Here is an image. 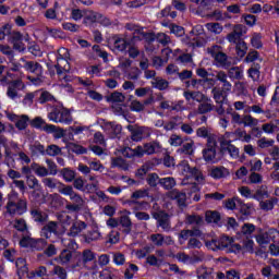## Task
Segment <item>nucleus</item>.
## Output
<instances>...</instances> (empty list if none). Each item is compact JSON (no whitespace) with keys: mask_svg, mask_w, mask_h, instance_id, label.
Segmentation results:
<instances>
[{"mask_svg":"<svg viewBox=\"0 0 279 279\" xmlns=\"http://www.w3.org/2000/svg\"><path fill=\"white\" fill-rule=\"evenodd\" d=\"M111 169H121L122 171H129L130 163L123 157L111 158Z\"/></svg>","mask_w":279,"mask_h":279,"instance_id":"nucleus-20","label":"nucleus"},{"mask_svg":"<svg viewBox=\"0 0 279 279\" xmlns=\"http://www.w3.org/2000/svg\"><path fill=\"white\" fill-rule=\"evenodd\" d=\"M41 232L45 238L51 239V234H60L58 231V222L57 221H48L41 229Z\"/></svg>","mask_w":279,"mask_h":279,"instance_id":"nucleus-18","label":"nucleus"},{"mask_svg":"<svg viewBox=\"0 0 279 279\" xmlns=\"http://www.w3.org/2000/svg\"><path fill=\"white\" fill-rule=\"evenodd\" d=\"M206 260V254L199 251H195L192 253V256H190V263L194 265L195 263H204Z\"/></svg>","mask_w":279,"mask_h":279,"instance_id":"nucleus-47","label":"nucleus"},{"mask_svg":"<svg viewBox=\"0 0 279 279\" xmlns=\"http://www.w3.org/2000/svg\"><path fill=\"white\" fill-rule=\"evenodd\" d=\"M231 243H234V240L228 235H221L220 238L205 241L206 247L213 252H219L223 250L228 252V250H230Z\"/></svg>","mask_w":279,"mask_h":279,"instance_id":"nucleus-4","label":"nucleus"},{"mask_svg":"<svg viewBox=\"0 0 279 279\" xmlns=\"http://www.w3.org/2000/svg\"><path fill=\"white\" fill-rule=\"evenodd\" d=\"M15 267L17 269V276L19 278H23L25 274H27V263L25 262L24 258H17L15 262Z\"/></svg>","mask_w":279,"mask_h":279,"instance_id":"nucleus-37","label":"nucleus"},{"mask_svg":"<svg viewBox=\"0 0 279 279\" xmlns=\"http://www.w3.org/2000/svg\"><path fill=\"white\" fill-rule=\"evenodd\" d=\"M82 230H86V222L78 220L74 221L72 223V227L70 228L69 235L70 236H77L82 232Z\"/></svg>","mask_w":279,"mask_h":279,"instance_id":"nucleus-28","label":"nucleus"},{"mask_svg":"<svg viewBox=\"0 0 279 279\" xmlns=\"http://www.w3.org/2000/svg\"><path fill=\"white\" fill-rule=\"evenodd\" d=\"M153 88H157V90H167L169 88V81L157 76L151 81Z\"/></svg>","mask_w":279,"mask_h":279,"instance_id":"nucleus-31","label":"nucleus"},{"mask_svg":"<svg viewBox=\"0 0 279 279\" xmlns=\"http://www.w3.org/2000/svg\"><path fill=\"white\" fill-rule=\"evenodd\" d=\"M241 232L246 239H250L254 232H256V226L252 223H244L241 228Z\"/></svg>","mask_w":279,"mask_h":279,"instance_id":"nucleus-49","label":"nucleus"},{"mask_svg":"<svg viewBox=\"0 0 279 279\" xmlns=\"http://www.w3.org/2000/svg\"><path fill=\"white\" fill-rule=\"evenodd\" d=\"M205 162H215L217 158V137H208L206 147L203 149Z\"/></svg>","mask_w":279,"mask_h":279,"instance_id":"nucleus-7","label":"nucleus"},{"mask_svg":"<svg viewBox=\"0 0 279 279\" xmlns=\"http://www.w3.org/2000/svg\"><path fill=\"white\" fill-rule=\"evenodd\" d=\"M57 263L61 264L62 266L69 265L71 260H73V252L70 250L64 248L61 251L58 257H56Z\"/></svg>","mask_w":279,"mask_h":279,"instance_id":"nucleus-23","label":"nucleus"},{"mask_svg":"<svg viewBox=\"0 0 279 279\" xmlns=\"http://www.w3.org/2000/svg\"><path fill=\"white\" fill-rule=\"evenodd\" d=\"M247 112H254V114H266L267 119H271V111L263 109L260 105L248 106Z\"/></svg>","mask_w":279,"mask_h":279,"instance_id":"nucleus-35","label":"nucleus"},{"mask_svg":"<svg viewBox=\"0 0 279 279\" xmlns=\"http://www.w3.org/2000/svg\"><path fill=\"white\" fill-rule=\"evenodd\" d=\"M137 36L140 40H146V43H154L156 40V35L154 33H145L142 29H137Z\"/></svg>","mask_w":279,"mask_h":279,"instance_id":"nucleus-46","label":"nucleus"},{"mask_svg":"<svg viewBox=\"0 0 279 279\" xmlns=\"http://www.w3.org/2000/svg\"><path fill=\"white\" fill-rule=\"evenodd\" d=\"M46 154L47 156H60V154H62V148H60L58 145H49L46 148Z\"/></svg>","mask_w":279,"mask_h":279,"instance_id":"nucleus-62","label":"nucleus"},{"mask_svg":"<svg viewBox=\"0 0 279 279\" xmlns=\"http://www.w3.org/2000/svg\"><path fill=\"white\" fill-rule=\"evenodd\" d=\"M210 175H211V178L219 180L221 178H227V175H230V171H228L227 168L217 167L211 170Z\"/></svg>","mask_w":279,"mask_h":279,"instance_id":"nucleus-38","label":"nucleus"},{"mask_svg":"<svg viewBox=\"0 0 279 279\" xmlns=\"http://www.w3.org/2000/svg\"><path fill=\"white\" fill-rule=\"evenodd\" d=\"M234 135L236 138L244 141V143H250L252 141V135L247 134L245 130L236 129Z\"/></svg>","mask_w":279,"mask_h":279,"instance_id":"nucleus-58","label":"nucleus"},{"mask_svg":"<svg viewBox=\"0 0 279 279\" xmlns=\"http://www.w3.org/2000/svg\"><path fill=\"white\" fill-rule=\"evenodd\" d=\"M162 151V145L160 142L153 141L149 143H145L143 146H137L138 158H143L146 154L147 156H154V154H158Z\"/></svg>","mask_w":279,"mask_h":279,"instance_id":"nucleus-8","label":"nucleus"},{"mask_svg":"<svg viewBox=\"0 0 279 279\" xmlns=\"http://www.w3.org/2000/svg\"><path fill=\"white\" fill-rule=\"evenodd\" d=\"M85 243H93L101 239V233L97 229H93L83 235Z\"/></svg>","mask_w":279,"mask_h":279,"instance_id":"nucleus-32","label":"nucleus"},{"mask_svg":"<svg viewBox=\"0 0 279 279\" xmlns=\"http://www.w3.org/2000/svg\"><path fill=\"white\" fill-rule=\"evenodd\" d=\"M19 90H25V83L21 80H14L9 84L7 95L10 99H16L19 97Z\"/></svg>","mask_w":279,"mask_h":279,"instance_id":"nucleus-13","label":"nucleus"},{"mask_svg":"<svg viewBox=\"0 0 279 279\" xmlns=\"http://www.w3.org/2000/svg\"><path fill=\"white\" fill-rule=\"evenodd\" d=\"M61 175L65 182H73L75 180V171L69 168H63L61 170Z\"/></svg>","mask_w":279,"mask_h":279,"instance_id":"nucleus-55","label":"nucleus"},{"mask_svg":"<svg viewBox=\"0 0 279 279\" xmlns=\"http://www.w3.org/2000/svg\"><path fill=\"white\" fill-rule=\"evenodd\" d=\"M255 239L260 247H265L275 239H279V232L277 230L260 231L255 235Z\"/></svg>","mask_w":279,"mask_h":279,"instance_id":"nucleus-9","label":"nucleus"},{"mask_svg":"<svg viewBox=\"0 0 279 279\" xmlns=\"http://www.w3.org/2000/svg\"><path fill=\"white\" fill-rule=\"evenodd\" d=\"M178 169L185 178H195L196 182L199 184L204 183V174H202V171L196 167L191 168L189 161H181Z\"/></svg>","mask_w":279,"mask_h":279,"instance_id":"nucleus-6","label":"nucleus"},{"mask_svg":"<svg viewBox=\"0 0 279 279\" xmlns=\"http://www.w3.org/2000/svg\"><path fill=\"white\" fill-rule=\"evenodd\" d=\"M233 45H235L236 56L239 58H245V54L247 53V44L245 43V40L242 39L235 41Z\"/></svg>","mask_w":279,"mask_h":279,"instance_id":"nucleus-36","label":"nucleus"},{"mask_svg":"<svg viewBox=\"0 0 279 279\" xmlns=\"http://www.w3.org/2000/svg\"><path fill=\"white\" fill-rule=\"evenodd\" d=\"M278 240H272V243L269 245V253L271 256H279V238Z\"/></svg>","mask_w":279,"mask_h":279,"instance_id":"nucleus-64","label":"nucleus"},{"mask_svg":"<svg viewBox=\"0 0 279 279\" xmlns=\"http://www.w3.org/2000/svg\"><path fill=\"white\" fill-rule=\"evenodd\" d=\"M153 217L157 221V228L163 229L165 232H169L171 230V215L167 211H156L153 214Z\"/></svg>","mask_w":279,"mask_h":279,"instance_id":"nucleus-10","label":"nucleus"},{"mask_svg":"<svg viewBox=\"0 0 279 279\" xmlns=\"http://www.w3.org/2000/svg\"><path fill=\"white\" fill-rule=\"evenodd\" d=\"M126 129L131 133V141H133L134 143H141V141L149 138V136H151V129L149 126L129 124Z\"/></svg>","mask_w":279,"mask_h":279,"instance_id":"nucleus-5","label":"nucleus"},{"mask_svg":"<svg viewBox=\"0 0 279 279\" xmlns=\"http://www.w3.org/2000/svg\"><path fill=\"white\" fill-rule=\"evenodd\" d=\"M51 274H52V276H57V278H59V279H68L69 278V272L66 271V268H64L60 265H54Z\"/></svg>","mask_w":279,"mask_h":279,"instance_id":"nucleus-41","label":"nucleus"},{"mask_svg":"<svg viewBox=\"0 0 279 279\" xmlns=\"http://www.w3.org/2000/svg\"><path fill=\"white\" fill-rule=\"evenodd\" d=\"M190 236H202V230L199 229H183L179 233V239L183 241H189Z\"/></svg>","mask_w":279,"mask_h":279,"instance_id":"nucleus-27","label":"nucleus"},{"mask_svg":"<svg viewBox=\"0 0 279 279\" xmlns=\"http://www.w3.org/2000/svg\"><path fill=\"white\" fill-rule=\"evenodd\" d=\"M21 247H36V245H47V241L39 239H33L29 236H24L22 241H20Z\"/></svg>","mask_w":279,"mask_h":279,"instance_id":"nucleus-19","label":"nucleus"},{"mask_svg":"<svg viewBox=\"0 0 279 279\" xmlns=\"http://www.w3.org/2000/svg\"><path fill=\"white\" fill-rule=\"evenodd\" d=\"M205 221H207V223H219V221H221V214H219V211L208 210L205 214Z\"/></svg>","mask_w":279,"mask_h":279,"instance_id":"nucleus-40","label":"nucleus"},{"mask_svg":"<svg viewBox=\"0 0 279 279\" xmlns=\"http://www.w3.org/2000/svg\"><path fill=\"white\" fill-rule=\"evenodd\" d=\"M210 101L211 100L208 97H207V100H203L198 105L196 112L198 114H208V112H213V110H215V105H213Z\"/></svg>","mask_w":279,"mask_h":279,"instance_id":"nucleus-22","label":"nucleus"},{"mask_svg":"<svg viewBox=\"0 0 279 279\" xmlns=\"http://www.w3.org/2000/svg\"><path fill=\"white\" fill-rule=\"evenodd\" d=\"M85 23H97L101 19V14L94 11H84Z\"/></svg>","mask_w":279,"mask_h":279,"instance_id":"nucleus-45","label":"nucleus"},{"mask_svg":"<svg viewBox=\"0 0 279 279\" xmlns=\"http://www.w3.org/2000/svg\"><path fill=\"white\" fill-rule=\"evenodd\" d=\"M219 143L222 154L227 151L234 160L239 158V148L232 144V141L220 137Z\"/></svg>","mask_w":279,"mask_h":279,"instance_id":"nucleus-11","label":"nucleus"},{"mask_svg":"<svg viewBox=\"0 0 279 279\" xmlns=\"http://www.w3.org/2000/svg\"><path fill=\"white\" fill-rule=\"evenodd\" d=\"M244 34H247V27L243 24H235L233 31L227 35V40L233 44L239 43V40H243Z\"/></svg>","mask_w":279,"mask_h":279,"instance_id":"nucleus-12","label":"nucleus"},{"mask_svg":"<svg viewBox=\"0 0 279 279\" xmlns=\"http://www.w3.org/2000/svg\"><path fill=\"white\" fill-rule=\"evenodd\" d=\"M13 228L17 230V232H27V221L23 218H17L14 220Z\"/></svg>","mask_w":279,"mask_h":279,"instance_id":"nucleus-51","label":"nucleus"},{"mask_svg":"<svg viewBox=\"0 0 279 279\" xmlns=\"http://www.w3.org/2000/svg\"><path fill=\"white\" fill-rule=\"evenodd\" d=\"M159 181L160 177H158V173L153 172L147 174L146 182L148 186H150L151 189H156V186H158Z\"/></svg>","mask_w":279,"mask_h":279,"instance_id":"nucleus-50","label":"nucleus"},{"mask_svg":"<svg viewBox=\"0 0 279 279\" xmlns=\"http://www.w3.org/2000/svg\"><path fill=\"white\" fill-rule=\"evenodd\" d=\"M167 195H168L169 199H175V202L181 210H184V208H186V206H187L186 205V193L180 192L174 189V190L169 191Z\"/></svg>","mask_w":279,"mask_h":279,"instance_id":"nucleus-14","label":"nucleus"},{"mask_svg":"<svg viewBox=\"0 0 279 279\" xmlns=\"http://www.w3.org/2000/svg\"><path fill=\"white\" fill-rule=\"evenodd\" d=\"M158 184L165 189V191H173L175 189V179L173 177H167L159 179Z\"/></svg>","mask_w":279,"mask_h":279,"instance_id":"nucleus-29","label":"nucleus"},{"mask_svg":"<svg viewBox=\"0 0 279 279\" xmlns=\"http://www.w3.org/2000/svg\"><path fill=\"white\" fill-rule=\"evenodd\" d=\"M228 73H229V77H231L233 80H241V77H243V72L241 71V68H239V66L230 68Z\"/></svg>","mask_w":279,"mask_h":279,"instance_id":"nucleus-61","label":"nucleus"},{"mask_svg":"<svg viewBox=\"0 0 279 279\" xmlns=\"http://www.w3.org/2000/svg\"><path fill=\"white\" fill-rule=\"evenodd\" d=\"M59 193L61 195H65L70 197L72 201L65 204V210H69L70 213H80L84 210V206H86V201L75 190H73L72 185H66L64 183H59Z\"/></svg>","mask_w":279,"mask_h":279,"instance_id":"nucleus-2","label":"nucleus"},{"mask_svg":"<svg viewBox=\"0 0 279 279\" xmlns=\"http://www.w3.org/2000/svg\"><path fill=\"white\" fill-rule=\"evenodd\" d=\"M215 73L211 75L222 84V90L230 93L232 90V83L228 81V74L225 71H216Z\"/></svg>","mask_w":279,"mask_h":279,"instance_id":"nucleus-15","label":"nucleus"},{"mask_svg":"<svg viewBox=\"0 0 279 279\" xmlns=\"http://www.w3.org/2000/svg\"><path fill=\"white\" fill-rule=\"evenodd\" d=\"M4 215H9V217H19L25 215L27 213V198L19 195L16 191H11L8 194V202L4 206Z\"/></svg>","mask_w":279,"mask_h":279,"instance_id":"nucleus-1","label":"nucleus"},{"mask_svg":"<svg viewBox=\"0 0 279 279\" xmlns=\"http://www.w3.org/2000/svg\"><path fill=\"white\" fill-rule=\"evenodd\" d=\"M186 226H192V230H199L204 226V217L199 215H187L185 217Z\"/></svg>","mask_w":279,"mask_h":279,"instance_id":"nucleus-17","label":"nucleus"},{"mask_svg":"<svg viewBox=\"0 0 279 279\" xmlns=\"http://www.w3.org/2000/svg\"><path fill=\"white\" fill-rule=\"evenodd\" d=\"M214 271L215 270L213 268H208L206 266H199L196 269L197 279H213Z\"/></svg>","mask_w":279,"mask_h":279,"instance_id":"nucleus-26","label":"nucleus"},{"mask_svg":"<svg viewBox=\"0 0 279 279\" xmlns=\"http://www.w3.org/2000/svg\"><path fill=\"white\" fill-rule=\"evenodd\" d=\"M242 125L244 128H256L258 125V119L252 117V114H244L242 117Z\"/></svg>","mask_w":279,"mask_h":279,"instance_id":"nucleus-42","label":"nucleus"},{"mask_svg":"<svg viewBox=\"0 0 279 279\" xmlns=\"http://www.w3.org/2000/svg\"><path fill=\"white\" fill-rule=\"evenodd\" d=\"M150 241L155 247H162L163 245V235L161 233H154L150 235Z\"/></svg>","mask_w":279,"mask_h":279,"instance_id":"nucleus-60","label":"nucleus"},{"mask_svg":"<svg viewBox=\"0 0 279 279\" xmlns=\"http://www.w3.org/2000/svg\"><path fill=\"white\" fill-rule=\"evenodd\" d=\"M151 162H145L141 168L137 169L135 172V178H138V180H145V175L151 171Z\"/></svg>","mask_w":279,"mask_h":279,"instance_id":"nucleus-34","label":"nucleus"},{"mask_svg":"<svg viewBox=\"0 0 279 279\" xmlns=\"http://www.w3.org/2000/svg\"><path fill=\"white\" fill-rule=\"evenodd\" d=\"M180 125H182V117L174 116L163 125V130L171 132V130H177Z\"/></svg>","mask_w":279,"mask_h":279,"instance_id":"nucleus-25","label":"nucleus"},{"mask_svg":"<svg viewBox=\"0 0 279 279\" xmlns=\"http://www.w3.org/2000/svg\"><path fill=\"white\" fill-rule=\"evenodd\" d=\"M214 60L221 66L222 69H230L232 66V62L230 61V57L226 54V52H222L220 54H216L214 57Z\"/></svg>","mask_w":279,"mask_h":279,"instance_id":"nucleus-24","label":"nucleus"},{"mask_svg":"<svg viewBox=\"0 0 279 279\" xmlns=\"http://www.w3.org/2000/svg\"><path fill=\"white\" fill-rule=\"evenodd\" d=\"M238 208H240V213L245 217H250V215H252V206L243 203V201H238Z\"/></svg>","mask_w":279,"mask_h":279,"instance_id":"nucleus-57","label":"nucleus"},{"mask_svg":"<svg viewBox=\"0 0 279 279\" xmlns=\"http://www.w3.org/2000/svg\"><path fill=\"white\" fill-rule=\"evenodd\" d=\"M193 147H195V142L190 141L185 144H183V146L179 149V151H181V154H185V156H193Z\"/></svg>","mask_w":279,"mask_h":279,"instance_id":"nucleus-53","label":"nucleus"},{"mask_svg":"<svg viewBox=\"0 0 279 279\" xmlns=\"http://www.w3.org/2000/svg\"><path fill=\"white\" fill-rule=\"evenodd\" d=\"M108 101H111L112 104H123V101H125V96L121 92H113L108 97Z\"/></svg>","mask_w":279,"mask_h":279,"instance_id":"nucleus-48","label":"nucleus"},{"mask_svg":"<svg viewBox=\"0 0 279 279\" xmlns=\"http://www.w3.org/2000/svg\"><path fill=\"white\" fill-rule=\"evenodd\" d=\"M269 197V191L267 190V185H260L255 191L253 198L257 199L258 202L263 199H267Z\"/></svg>","mask_w":279,"mask_h":279,"instance_id":"nucleus-33","label":"nucleus"},{"mask_svg":"<svg viewBox=\"0 0 279 279\" xmlns=\"http://www.w3.org/2000/svg\"><path fill=\"white\" fill-rule=\"evenodd\" d=\"M31 168L36 173V175H39V178H47V175H49V170L44 166L32 163Z\"/></svg>","mask_w":279,"mask_h":279,"instance_id":"nucleus-44","label":"nucleus"},{"mask_svg":"<svg viewBox=\"0 0 279 279\" xmlns=\"http://www.w3.org/2000/svg\"><path fill=\"white\" fill-rule=\"evenodd\" d=\"M120 154L124 156V158H134L135 156L138 158V146L135 149L131 147H124L120 149Z\"/></svg>","mask_w":279,"mask_h":279,"instance_id":"nucleus-52","label":"nucleus"},{"mask_svg":"<svg viewBox=\"0 0 279 279\" xmlns=\"http://www.w3.org/2000/svg\"><path fill=\"white\" fill-rule=\"evenodd\" d=\"M276 204H278V198L271 197L270 199L260 201L259 208H262V210H265L267 213L269 210H274V206H276Z\"/></svg>","mask_w":279,"mask_h":279,"instance_id":"nucleus-39","label":"nucleus"},{"mask_svg":"<svg viewBox=\"0 0 279 279\" xmlns=\"http://www.w3.org/2000/svg\"><path fill=\"white\" fill-rule=\"evenodd\" d=\"M119 226H121L123 234H130V232H132V219H130V216H120Z\"/></svg>","mask_w":279,"mask_h":279,"instance_id":"nucleus-21","label":"nucleus"},{"mask_svg":"<svg viewBox=\"0 0 279 279\" xmlns=\"http://www.w3.org/2000/svg\"><path fill=\"white\" fill-rule=\"evenodd\" d=\"M276 143L274 140H268L267 137H262L257 141V147L259 149H269Z\"/></svg>","mask_w":279,"mask_h":279,"instance_id":"nucleus-56","label":"nucleus"},{"mask_svg":"<svg viewBox=\"0 0 279 279\" xmlns=\"http://www.w3.org/2000/svg\"><path fill=\"white\" fill-rule=\"evenodd\" d=\"M31 215L34 221H36L37 223H45V221H47L48 218L47 214L38 208H33L31 210Z\"/></svg>","mask_w":279,"mask_h":279,"instance_id":"nucleus-30","label":"nucleus"},{"mask_svg":"<svg viewBox=\"0 0 279 279\" xmlns=\"http://www.w3.org/2000/svg\"><path fill=\"white\" fill-rule=\"evenodd\" d=\"M43 184L44 186H46V189H51V190L58 189V191L60 192V184H62V182H58V180L53 178H44Z\"/></svg>","mask_w":279,"mask_h":279,"instance_id":"nucleus-43","label":"nucleus"},{"mask_svg":"<svg viewBox=\"0 0 279 279\" xmlns=\"http://www.w3.org/2000/svg\"><path fill=\"white\" fill-rule=\"evenodd\" d=\"M95 260V253H93V251L90 250H85L82 253V264L86 265L90 262Z\"/></svg>","mask_w":279,"mask_h":279,"instance_id":"nucleus-59","label":"nucleus"},{"mask_svg":"<svg viewBox=\"0 0 279 279\" xmlns=\"http://www.w3.org/2000/svg\"><path fill=\"white\" fill-rule=\"evenodd\" d=\"M242 251L248 252V254H254V240L246 238V240L243 241Z\"/></svg>","mask_w":279,"mask_h":279,"instance_id":"nucleus-63","label":"nucleus"},{"mask_svg":"<svg viewBox=\"0 0 279 279\" xmlns=\"http://www.w3.org/2000/svg\"><path fill=\"white\" fill-rule=\"evenodd\" d=\"M138 266L135 264H129V267L124 270V279H134V274H137Z\"/></svg>","mask_w":279,"mask_h":279,"instance_id":"nucleus-54","label":"nucleus"},{"mask_svg":"<svg viewBox=\"0 0 279 279\" xmlns=\"http://www.w3.org/2000/svg\"><path fill=\"white\" fill-rule=\"evenodd\" d=\"M24 62V69L29 73H34L35 75L43 76V65L36 61H25V59H21Z\"/></svg>","mask_w":279,"mask_h":279,"instance_id":"nucleus-16","label":"nucleus"},{"mask_svg":"<svg viewBox=\"0 0 279 279\" xmlns=\"http://www.w3.org/2000/svg\"><path fill=\"white\" fill-rule=\"evenodd\" d=\"M48 119L49 121H53V123H65V125L73 123L71 111L60 106L54 107L51 112L48 113Z\"/></svg>","mask_w":279,"mask_h":279,"instance_id":"nucleus-3","label":"nucleus"}]
</instances>
